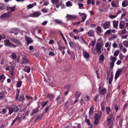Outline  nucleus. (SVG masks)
<instances>
[{
	"instance_id": "obj_14",
	"label": "nucleus",
	"mask_w": 128,
	"mask_h": 128,
	"mask_svg": "<svg viewBox=\"0 0 128 128\" xmlns=\"http://www.w3.org/2000/svg\"><path fill=\"white\" fill-rule=\"evenodd\" d=\"M81 15H83V16H82L81 18H82V20L80 21L81 22H83L84 21L86 18V14L84 13H82L81 14Z\"/></svg>"
},
{
	"instance_id": "obj_17",
	"label": "nucleus",
	"mask_w": 128,
	"mask_h": 128,
	"mask_svg": "<svg viewBox=\"0 0 128 128\" xmlns=\"http://www.w3.org/2000/svg\"><path fill=\"white\" fill-rule=\"evenodd\" d=\"M94 110V107L93 106H92L90 108V109L89 112L90 116H91Z\"/></svg>"
},
{
	"instance_id": "obj_28",
	"label": "nucleus",
	"mask_w": 128,
	"mask_h": 128,
	"mask_svg": "<svg viewBox=\"0 0 128 128\" xmlns=\"http://www.w3.org/2000/svg\"><path fill=\"white\" fill-rule=\"evenodd\" d=\"M106 110L107 114H110V112L111 111V110L110 107H107L106 108Z\"/></svg>"
},
{
	"instance_id": "obj_34",
	"label": "nucleus",
	"mask_w": 128,
	"mask_h": 128,
	"mask_svg": "<svg viewBox=\"0 0 128 128\" xmlns=\"http://www.w3.org/2000/svg\"><path fill=\"white\" fill-rule=\"evenodd\" d=\"M70 55L71 57L73 58L74 60L75 59V54L74 52L71 51L70 52Z\"/></svg>"
},
{
	"instance_id": "obj_32",
	"label": "nucleus",
	"mask_w": 128,
	"mask_h": 128,
	"mask_svg": "<svg viewBox=\"0 0 128 128\" xmlns=\"http://www.w3.org/2000/svg\"><path fill=\"white\" fill-rule=\"evenodd\" d=\"M66 5L67 7L70 6H72V4L70 1H68L66 2Z\"/></svg>"
},
{
	"instance_id": "obj_40",
	"label": "nucleus",
	"mask_w": 128,
	"mask_h": 128,
	"mask_svg": "<svg viewBox=\"0 0 128 128\" xmlns=\"http://www.w3.org/2000/svg\"><path fill=\"white\" fill-rule=\"evenodd\" d=\"M111 72V71L110 70H107V78L106 79H107L108 78L110 77V73Z\"/></svg>"
},
{
	"instance_id": "obj_15",
	"label": "nucleus",
	"mask_w": 128,
	"mask_h": 128,
	"mask_svg": "<svg viewBox=\"0 0 128 128\" xmlns=\"http://www.w3.org/2000/svg\"><path fill=\"white\" fill-rule=\"evenodd\" d=\"M26 40L28 44L32 42L33 41V40L30 38H26Z\"/></svg>"
},
{
	"instance_id": "obj_8",
	"label": "nucleus",
	"mask_w": 128,
	"mask_h": 128,
	"mask_svg": "<svg viewBox=\"0 0 128 128\" xmlns=\"http://www.w3.org/2000/svg\"><path fill=\"white\" fill-rule=\"evenodd\" d=\"M41 14L40 12H36L31 14V16L32 17H38Z\"/></svg>"
},
{
	"instance_id": "obj_41",
	"label": "nucleus",
	"mask_w": 128,
	"mask_h": 128,
	"mask_svg": "<svg viewBox=\"0 0 128 128\" xmlns=\"http://www.w3.org/2000/svg\"><path fill=\"white\" fill-rule=\"evenodd\" d=\"M99 120L98 119L97 120V119H94V124L95 125H98L99 124Z\"/></svg>"
},
{
	"instance_id": "obj_3",
	"label": "nucleus",
	"mask_w": 128,
	"mask_h": 128,
	"mask_svg": "<svg viewBox=\"0 0 128 128\" xmlns=\"http://www.w3.org/2000/svg\"><path fill=\"white\" fill-rule=\"evenodd\" d=\"M21 62V63L22 64H29L30 60L26 56H24L22 58Z\"/></svg>"
},
{
	"instance_id": "obj_54",
	"label": "nucleus",
	"mask_w": 128,
	"mask_h": 128,
	"mask_svg": "<svg viewBox=\"0 0 128 128\" xmlns=\"http://www.w3.org/2000/svg\"><path fill=\"white\" fill-rule=\"evenodd\" d=\"M48 96L50 98V100L52 99L54 97V95L52 94H49L48 95Z\"/></svg>"
},
{
	"instance_id": "obj_1",
	"label": "nucleus",
	"mask_w": 128,
	"mask_h": 128,
	"mask_svg": "<svg viewBox=\"0 0 128 128\" xmlns=\"http://www.w3.org/2000/svg\"><path fill=\"white\" fill-rule=\"evenodd\" d=\"M110 21H107L105 22L104 23H102L101 24V26H102L104 30L107 29L110 26Z\"/></svg>"
},
{
	"instance_id": "obj_10",
	"label": "nucleus",
	"mask_w": 128,
	"mask_h": 128,
	"mask_svg": "<svg viewBox=\"0 0 128 128\" xmlns=\"http://www.w3.org/2000/svg\"><path fill=\"white\" fill-rule=\"evenodd\" d=\"M5 43L4 45L6 46H7L10 47V45H12V43L10 42V40L8 39L5 40H4Z\"/></svg>"
},
{
	"instance_id": "obj_62",
	"label": "nucleus",
	"mask_w": 128,
	"mask_h": 128,
	"mask_svg": "<svg viewBox=\"0 0 128 128\" xmlns=\"http://www.w3.org/2000/svg\"><path fill=\"white\" fill-rule=\"evenodd\" d=\"M73 31L76 34H78L79 32V31L77 30L76 29H74L73 30Z\"/></svg>"
},
{
	"instance_id": "obj_60",
	"label": "nucleus",
	"mask_w": 128,
	"mask_h": 128,
	"mask_svg": "<svg viewBox=\"0 0 128 128\" xmlns=\"http://www.w3.org/2000/svg\"><path fill=\"white\" fill-rule=\"evenodd\" d=\"M110 66L112 68L114 65V62H110Z\"/></svg>"
},
{
	"instance_id": "obj_20",
	"label": "nucleus",
	"mask_w": 128,
	"mask_h": 128,
	"mask_svg": "<svg viewBox=\"0 0 128 128\" xmlns=\"http://www.w3.org/2000/svg\"><path fill=\"white\" fill-rule=\"evenodd\" d=\"M104 55L103 54H102L99 56V60H100L102 61V62H103L104 60Z\"/></svg>"
},
{
	"instance_id": "obj_64",
	"label": "nucleus",
	"mask_w": 128,
	"mask_h": 128,
	"mask_svg": "<svg viewBox=\"0 0 128 128\" xmlns=\"http://www.w3.org/2000/svg\"><path fill=\"white\" fill-rule=\"evenodd\" d=\"M116 16L114 15H110L109 16L110 18H115Z\"/></svg>"
},
{
	"instance_id": "obj_21",
	"label": "nucleus",
	"mask_w": 128,
	"mask_h": 128,
	"mask_svg": "<svg viewBox=\"0 0 128 128\" xmlns=\"http://www.w3.org/2000/svg\"><path fill=\"white\" fill-rule=\"evenodd\" d=\"M38 108L37 109L33 110L32 112L30 114V115L31 116H32L34 114L37 113L38 112Z\"/></svg>"
},
{
	"instance_id": "obj_44",
	"label": "nucleus",
	"mask_w": 128,
	"mask_h": 128,
	"mask_svg": "<svg viewBox=\"0 0 128 128\" xmlns=\"http://www.w3.org/2000/svg\"><path fill=\"white\" fill-rule=\"evenodd\" d=\"M6 8V7L5 5H2L0 6V10H3L4 9Z\"/></svg>"
},
{
	"instance_id": "obj_12",
	"label": "nucleus",
	"mask_w": 128,
	"mask_h": 128,
	"mask_svg": "<svg viewBox=\"0 0 128 128\" xmlns=\"http://www.w3.org/2000/svg\"><path fill=\"white\" fill-rule=\"evenodd\" d=\"M66 17V18H68V20L74 19L76 18V16L68 14H67Z\"/></svg>"
},
{
	"instance_id": "obj_43",
	"label": "nucleus",
	"mask_w": 128,
	"mask_h": 128,
	"mask_svg": "<svg viewBox=\"0 0 128 128\" xmlns=\"http://www.w3.org/2000/svg\"><path fill=\"white\" fill-rule=\"evenodd\" d=\"M112 121V119L111 118H108L107 120L108 124L110 125V124L111 122Z\"/></svg>"
},
{
	"instance_id": "obj_16",
	"label": "nucleus",
	"mask_w": 128,
	"mask_h": 128,
	"mask_svg": "<svg viewBox=\"0 0 128 128\" xmlns=\"http://www.w3.org/2000/svg\"><path fill=\"white\" fill-rule=\"evenodd\" d=\"M128 5V1L127 0L123 1L122 3V6L123 7H125Z\"/></svg>"
},
{
	"instance_id": "obj_39",
	"label": "nucleus",
	"mask_w": 128,
	"mask_h": 128,
	"mask_svg": "<svg viewBox=\"0 0 128 128\" xmlns=\"http://www.w3.org/2000/svg\"><path fill=\"white\" fill-rule=\"evenodd\" d=\"M119 51L118 50L115 51L114 52V55L115 56H117L119 53Z\"/></svg>"
},
{
	"instance_id": "obj_22",
	"label": "nucleus",
	"mask_w": 128,
	"mask_h": 128,
	"mask_svg": "<svg viewBox=\"0 0 128 128\" xmlns=\"http://www.w3.org/2000/svg\"><path fill=\"white\" fill-rule=\"evenodd\" d=\"M14 111V112H18L19 110V108L18 107L16 106H14L12 108Z\"/></svg>"
},
{
	"instance_id": "obj_23",
	"label": "nucleus",
	"mask_w": 128,
	"mask_h": 128,
	"mask_svg": "<svg viewBox=\"0 0 128 128\" xmlns=\"http://www.w3.org/2000/svg\"><path fill=\"white\" fill-rule=\"evenodd\" d=\"M110 60L111 62H114L116 60V57L114 56H111L110 58Z\"/></svg>"
},
{
	"instance_id": "obj_9",
	"label": "nucleus",
	"mask_w": 128,
	"mask_h": 128,
	"mask_svg": "<svg viewBox=\"0 0 128 128\" xmlns=\"http://www.w3.org/2000/svg\"><path fill=\"white\" fill-rule=\"evenodd\" d=\"M11 40L12 42H14L16 43L19 45L20 46H22V44L21 42H20L18 40H17L15 38H12L11 39Z\"/></svg>"
},
{
	"instance_id": "obj_57",
	"label": "nucleus",
	"mask_w": 128,
	"mask_h": 128,
	"mask_svg": "<svg viewBox=\"0 0 128 128\" xmlns=\"http://www.w3.org/2000/svg\"><path fill=\"white\" fill-rule=\"evenodd\" d=\"M111 32V29H110L108 30H107L106 32H105V34H110Z\"/></svg>"
},
{
	"instance_id": "obj_2",
	"label": "nucleus",
	"mask_w": 128,
	"mask_h": 128,
	"mask_svg": "<svg viewBox=\"0 0 128 128\" xmlns=\"http://www.w3.org/2000/svg\"><path fill=\"white\" fill-rule=\"evenodd\" d=\"M103 42H98L96 44V49L97 52H99L101 50L102 46L103 45Z\"/></svg>"
},
{
	"instance_id": "obj_27",
	"label": "nucleus",
	"mask_w": 128,
	"mask_h": 128,
	"mask_svg": "<svg viewBox=\"0 0 128 128\" xmlns=\"http://www.w3.org/2000/svg\"><path fill=\"white\" fill-rule=\"evenodd\" d=\"M113 74L112 73L111 74V77L109 78V80L108 82V83L109 84H110L111 82H112L113 78Z\"/></svg>"
},
{
	"instance_id": "obj_38",
	"label": "nucleus",
	"mask_w": 128,
	"mask_h": 128,
	"mask_svg": "<svg viewBox=\"0 0 128 128\" xmlns=\"http://www.w3.org/2000/svg\"><path fill=\"white\" fill-rule=\"evenodd\" d=\"M127 32V30H122L121 33H120V35H124Z\"/></svg>"
},
{
	"instance_id": "obj_29",
	"label": "nucleus",
	"mask_w": 128,
	"mask_h": 128,
	"mask_svg": "<svg viewBox=\"0 0 128 128\" xmlns=\"http://www.w3.org/2000/svg\"><path fill=\"white\" fill-rule=\"evenodd\" d=\"M42 117V114H40L38 116L35 118L34 120L35 121H36L39 119L41 118Z\"/></svg>"
},
{
	"instance_id": "obj_47",
	"label": "nucleus",
	"mask_w": 128,
	"mask_h": 128,
	"mask_svg": "<svg viewBox=\"0 0 128 128\" xmlns=\"http://www.w3.org/2000/svg\"><path fill=\"white\" fill-rule=\"evenodd\" d=\"M16 6H15L13 7H11L10 11L11 12L14 11L16 10Z\"/></svg>"
},
{
	"instance_id": "obj_33",
	"label": "nucleus",
	"mask_w": 128,
	"mask_h": 128,
	"mask_svg": "<svg viewBox=\"0 0 128 128\" xmlns=\"http://www.w3.org/2000/svg\"><path fill=\"white\" fill-rule=\"evenodd\" d=\"M101 116L99 115L98 114H96L94 118V119H97V120L98 119V120H99Z\"/></svg>"
},
{
	"instance_id": "obj_45",
	"label": "nucleus",
	"mask_w": 128,
	"mask_h": 128,
	"mask_svg": "<svg viewBox=\"0 0 128 128\" xmlns=\"http://www.w3.org/2000/svg\"><path fill=\"white\" fill-rule=\"evenodd\" d=\"M58 48L61 51L62 50H63L65 48V47L64 46H61L58 45Z\"/></svg>"
},
{
	"instance_id": "obj_25",
	"label": "nucleus",
	"mask_w": 128,
	"mask_h": 128,
	"mask_svg": "<svg viewBox=\"0 0 128 128\" xmlns=\"http://www.w3.org/2000/svg\"><path fill=\"white\" fill-rule=\"evenodd\" d=\"M16 90H17V92L16 93V100H18V97L20 92V89L18 88H17Z\"/></svg>"
},
{
	"instance_id": "obj_24",
	"label": "nucleus",
	"mask_w": 128,
	"mask_h": 128,
	"mask_svg": "<svg viewBox=\"0 0 128 128\" xmlns=\"http://www.w3.org/2000/svg\"><path fill=\"white\" fill-rule=\"evenodd\" d=\"M96 30L97 31V33L98 34L102 32V28L100 26H98L96 28Z\"/></svg>"
},
{
	"instance_id": "obj_51",
	"label": "nucleus",
	"mask_w": 128,
	"mask_h": 128,
	"mask_svg": "<svg viewBox=\"0 0 128 128\" xmlns=\"http://www.w3.org/2000/svg\"><path fill=\"white\" fill-rule=\"evenodd\" d=\"M7 112V110L6 108L3 109L1 112V113L3 114H5Z\"/></svg>"
},
{
	"instance_id": "obj_59",
	"label": "nucleus",
	"mask_w": 128,
	"mask_h": 128,
	"mask_svg": "<svg viewBox=\"0 0 128 128\" xmlns=\"http://www.w3.org/2000/svg\"><path fill=\"white\" fill-rule=\"evenodd\" d=\"M49 55L54 56H55V54L54 52L51 51L49 52Z\"/></svg>"
},
{
	"instance_id": "obj_50",
	"label": "nucleus",
	"mask_w": 128,
	"mask_h": 128,
	"mask_svg": "<svg viewBox=\"0 0 128 128\" xmlns=\"http://www.w3.org/2000/svg\"><path fill=\"white\" fill-rule=\"evenodd\" d=\"M123 44L124 46L128 47V41H125L123 42Z\"/></svg>"
},
{
	"instance_id": "obj_52",
	"label": "nucleus",
	"mask_w": 128,
	"mask_h": 128,
	"mask_svg": "<svg viewBox=\"0 0 128 128\" xmlns=\"http://www.w3.org/2000/svg\"><path fill=\"white\" fill-rule=\"evenodd\" d=\"M50 106H48V107L46 108L45 109V112H44V113H45L48 112V111L49 109V108Z\"/></svg>"
},
{
	"instance_id": "obj_18",
	"label": "nucleus",
	"mask_w": 128,
	"mask_h": 128,
	"mask_svg": "<svg viewBox=\"0 0 128 128\" xmlns=\"http://www.w3.org/2000/svg\"><path fill=\"white\" fill-rule=\"evenodd\" d=\"M24 100V96L23 95H20L19 99H18V100L20 101L23 102Z\"/></svg>"
},
{
	"instance_id": "obj_35",
	"label": "nucleus",
	"mask_w": 128,
	"mask_h": 128,
	"mask_svg": "<svg viewBox=\"0 0 128 128\" xmlns=\"http://www.w3.org/2000/svg\"><path fill=\"white\" fill-rule=\"evenodd\" d=\"M48 9L46 8H45L41 10V11L43 13H46L48 12Z\"/></svg>"
},
{
	"instance_id": "obj_55",
	"label": "nucleus",
	"mask_w": 128,
	"mask_h": 128,
	"mask_svg": "<svg viewBox=\"0 0 128 128\" xmlns=\"http://www.w3.org/2000/svg\"><path fill=\"white\" fill-rule=\"evenodd\" d=\"M119 58L120 60H122L123 58V55L121 53H120L119 55Z\"/></svg>"
},
{
	"instance_id": "obj_6",
	"label": "nucleus",
	"mask_w": 128,
	"mask_h": 128,
	"mask_svg": "<svg viewBox=\"0 0 128 128\" xmlns=\"http://www.w3.org/2000/svg\"><path fill=\"white\" fill-rule=\"evenodd\" d=\"M122 70L120 69H119L117 70L115 76V80H116L117 79L119 76L120 74L122 72Z\"/></svg>"
},
{
	"instance_id": "obj_36",
	"label": "nucleus",
	"mask_w": 128,
	"mask_h": 128,
	"mask_svg": "<svg viewBox=\"0 0 128 128\" xmlns=\"http://www.w3.org/2000/svg\"><path fill=\"white\" fill-rule=\"evenodd\" d=\"M25 69L26 70L25 71L27 73L30 72V68L27 66H26L25 67Z\"/></svg>"
},
{
	"instance_id": "obj_5",
	"label": "nucleus",
	"mask_w": 128,
	"mask_h": 128,
	"mask_svg": "<svg viewBox=\"0 0 128 128\" xmlns=\"http://www.w3.org/2000/svg\"><path fill=\"white\" fill-rule=\"evenodd\" d=\"M98 90L100 94L102 95L106 94V90L104 88H102V86H100Z\"/></svg>"
},
{
	"instance_id": "obj_56",
	"label": "nucleus",
	"mask_w": 128,
	"mask_h": 128,
	"mask_svg": "<svg viewBox=\"0 0 128 128\" xmlns=\"http://www.w3.org/2000/svg\"><path fill=\"white\" fill-rule=\"evenodd\" d=\"M18 119V118L17 117H16L13 120L11 124V126H12L13 125V124Z\"/></svg>"
},
{
	"instance_id": "obj_46",
	"label": "nucleus",
	"mask_w": 128,
	"mask_h": 128,
	"mask_svg": "<svg viewBox=\"0 0 128 128\" xmlns=\"http://www.w3.org/2000/svg\"><path fill=\"white\" fill-rule=\"evenodd\" d=\"M22 84V82L20 81H18L17 84V87L18 88L20 87Z\"/></svg>"
},
{
	"instance_id": "obj_19",
	"label": "nucleus",
	"mask_w": 128,
	"mask_h": 128,
	"mask_svg": "<svg viewBox=\"0 0 128 128\" xmlns=\"http://www.w3.org/2000/svg\"><path fill=\"white\" fill-rule=\"evenodd\" d=\"M54 21L55 23L57 24H63L62 22V20L56 19Z\"/></svg>"
},
{
	"instance_id": "obj_49",
	"label": "nucleus",
	"mask_w": 128,
	"mask_h": 128,
	"mask_svg": "<svg viewBox=\"0 0 128 128\" xmlns=\"http://www.w3.org/2000/svg\"><path fill=\"white\" fill-rule=\"evenodd\" d=\"M7 10L8 11V12L7 13H8L10 14V13L11 12V11H10V9L11 7H8L6 8Z\"/></svg>"
},
{
	"instance_id": "obj_13",
	"label": "nucleus",
	"mask_w": 128,
	"mask_h": 128,
	"mask_svg": "<svg viewBox=\"0 0 128 128\" xmlns=\"http://www.w3.org/2000/svg\"><path fill=\"white\" fill-rule=\"evenodd\" d=\"M119 21H116L114 20L113 21V24L114 27L115 28H116L118 26Z\"/></svg>"
},
{
	"instance_id": "obj_48",
	"label": "nucleus",
	"mask_w": 128,
	"mask_h": 128,
	"mask_svg": "<svg viewBox=\"0 0 128 128\" xmlns=\"http://www.w3.org/2000/svg\"><path fill=\"white\" fill-rule=\"evenodd\" d=\"M62 1L58 2V4H56V7L57 8H58L61 5H62Z\"/></svg>"
},
{
	"instance_id": "obj_7",
	"label": "nucleus",
	"mask_w": 128,
	"mask_h": 128,
	"mask_svg": "<svg viewBox=\"0 0 128 128\" xmlns=\"http://www.w3.org/2000/svg\"><path fill=\"white\" fill-rule=\"evenodd\" d=\"M83 56L86 59H88L90 58V54L87 52L83 51Z\"/></svg>"
},
{
	"instance_id": "obj_37",
	"label": "nucleus",
	"mask_w": 128,
	"mask_h": 128,
	"mask_svg": "<svg viewBox=\"0 0 128 128\" xmlns=\"http://www.w3.org/2000/svg\"><path fill=\"white\" fill-rule=\"evenodd\" d=\"M11 55L13 59H16L17 56L16 54L15 53H13Z\"/></svg>"
},
{
	"instance_id": "obj_26",
	"label": "nucleus",
	"mask_w": 128,
	"mask_h": 128,
	"mask_svg": "<svg viewBox=\"0 0 128 128\" xmlns=\"http://www.w3.org/2000/svg\"><path fill=\"white\" fill-rule=\"evenodd\" d=\"M85 121L87 123L88 126H90V128H91L93 126V125L91 124L90 120L89 119L86 120Z\"/></svg>"
},
{
	"instance_id": "obj_42",
	"label": "nucleus",
	"mask_w": 128,
	"mask_h": 128,
	"mask_svg": "<svg viewBox=\"0 0 128 128\" xmlns=\"http://www.w3.org/2000/svg\"><path fill=\"white\" fill-rule=\"evenodd\" d=\"M59 0H51V2L53 4H56L58 3Z\"/></svg>"
},
{
	"instance_id": "obj_11",
	"label": "nucleus",
	"mask_w": 128,
	"mask_h": 128,
	"mask_svg": "<svg viewBox=\"0 0 128 128\" xmlns=\"http://www.w3.org/2000/svg\"><path fill=\"white\" fill-rule=\"evenodd\" d=\"M125 22L124 21L122 20L120 22L119 25V28L120 29L123 28L124 27V24Z\"/></svg>"
},
{
	"instance_id": "obj_53",
	"label": "nucleus",
	"mask_w": 128,
	"mask_h": 128,
	"mask_svg": "<svg viewBox=\"0 0 128 128\" xmlns=\"http://www.w3.org/2000/svg\"><path fill=\"white\" fill-rule=\"evenodd\" d=\"M60 33L61 34L62 36V38L63 40L66 42V40L65 38L64 37L63 34L61 32H60Z\"/></svg>"
},
{
	"instance_id": "obj_31",
	"label": "nucleus",
	"mask_w": 128,
	"mask_h": 128,
	"mask_svg": "<svg viewBox=\"0 0 128 128\" xmlns=\"http://www.w3.org/2000/svg\"><path fill=\"white\" fill-rule=\"evenodd\" d=\"M94 33V31H93L90 30L88 32V34L89 36H92L93 35Z\"/></svg>"
},
{
	"instance_id": "obj_30",
	"label": "nucleus",
	"mask_w": 128,
	"mask_h": 128,
	"mask_svg": "<svg viewBox=\"0 0 128 128\" xmlns=\"http://www.w3.org/2000/svg\"><path fill=\"white\" fill-rule=\"evenodd\" d=\"M81 94V93L79 92H76L75 94V96L76 98L79 97Z\"/></svg>"
},
{
	"instance_id": "obj_61",
	"label": "nucleus",
	"mask_w": 128,
	"mask_h": 128,
	"mask_svg": "<svg viewBox=\"0 0 128 128\" xmlns=\"http://www.w3.org/2000/svg\"><path fill=\"white\" fill-rule=\"evenodd\" d=\"M101 106L102 107L101 110L102 111H104L105 109V107L102 103H101Z\"/></svg>"
},
{
	"instance_id": "obj_63",
	"label": "nucleus",
	"mask_w": 128,
	"mask_h": 128,
	"mask_svg": "<svg viewBox=\"0 0 128 128\" xmlns=\"http://www.w3.org/2000/svg\"><path fill=\"white\" fill-rule=\"evenodd\" d=\"M112 46L114 48H115L117 47V44L116 43H114L112 44Z\"/></svg>"
},
{
	"instance_id": "obj_58",
	"label": "nucleus",
	"mask_w": 128,
	"mask_h": 128,
	"mask_svg": "<svg viewBox=\"0 0 128 128\" xmlns=\"http://www.w3.org/2000/svg\"><path fill=\"white\" fill-rule=\"evenodd\" d=\"M126 14V12H124L123 14H122L121 18H123L124 17Z\"/></svg>"
},
{
	"instance_id": "obj_4",
	"label": "nucleus",
	"mask_w": 128,
	"mask_h": 128,
	"mask_svg": "<svg viewBox=\"0 0 128 128\" xmlns=\"http://www.w3.org/2000/svg\"><path fill=\"white\" fill-rule=\"evenodd\" d=\"M11 16L10 14L8 13H5L0 16V18L3 20L10 18Z\"/></svg>"
}]
</instances>
